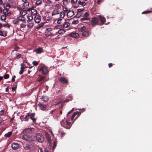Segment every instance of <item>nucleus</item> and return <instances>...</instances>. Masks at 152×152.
<instances>
[{"mask_svg": "<svg viewBox=\"0 0 152 152\" xmlns=\"http://www.w3.org/2000/svg\"><path fill=\"white\" fill-rule=\"evenodd\" d=\"M78 23V21L77 20H74L72 23V24H76Z\"/></svg>", "mask_w": 152, "mask_h": 152, "instance_id": "50", "label": "nucleus"}, {"mask_svg": "<svg viewBox=\"0 0 152 152\" xmlns=\"http://www.w3.org/2000/svg\"><path fill=\"white\" fill-rule=\"evenodd\" d=\"M42 2V1L40 0H37L36 3V4L37 5H40Z\"/></svg>", "mask_w": 152, "mask_h": 152, "instance_id": "39", "label": "nucleus"}, {"mask_svg": "<svg viewBox=\"0 0 152 152\" xmlns=\"http://www.w3.org/2000/svg\"><path fill=\"white\" fill-rule=\"evenodd\" d=\"M58 80L60 82L63 84H67L68 83V81L64 77H60Z\"/></svg>", "mask_w": 152, "mask_h": 152, "instance_id": "7", "label": "nucleus"}, {"mask_svg": "<svg viewBox=\"0 0 152 152\" xmlns=\"http://www.w3.org/2000/svg\"><path fill=\"white\" fill-rule=\"evenodd\" d=\"M24 134L22 136V138L24 140L27 141H34V139H33V137L27 134Z\"/></svg>", "mask_w": 152, "mask_h": 152, "instance_id": "3", "label": "nucleus"}, {"mask_svg": "<svg viewBox=\"0 0 152 152\" xmlns=\"http://www.w3.org/2000/svg\"><path fill=\"white\" fill-rule=\"evenodd\" d=\"M16 56L15 57V58L18 59V58H20L21 56V55L19 53H17L16 54Z\"/></svg>", "mask_w": 152, "mask_h": 152, "instance_id": "38", "label": "nucleus"}, {"mask_svg": "<svg viewBox=\"0 0 152 152\" xmlns=\"http://www.w3.org/2000/svg\"><path fill=\"white\" fill-rule=\"evenodd\" d=\"M11 15V13L10 12H9L8 11H7V14L6 15V16H10Z\"/></svg>", "mask_w": 152, "mask_h": 152, "instance_id": "64", "label": "nucleus"}, {"mask_svg": "<svg viewBox=\"0 0 152 152\" xmlns=\"http://www.w3.org/2000/svg\"><path fill=\"white\" fill-rule=\"evenodd\" d=\"M63 4L64 5H66L68 3L67 0H63Z\"/></svg>", "mask_w": 152, "mask_h": 152, "instance_id": "43", "label": "nucleus"}, {"mask_svg": "<svg viewBox=\"0 0 152 152\" xmlns=\"http://www.w3.org/2000/svg\"><path fill=\"white\" fill-rule=\"evenodd\" d=\"M16 77V76L15 75H14L12 77V81L13 82H14L15 81V78Z\"/></svg>", "mask_w": 152, "mask_h": 152, "instance_id": "60", "label": "nucleus"}, {"mask_svg": "<svg viewBox=\"0 0 152 152\" xmlns=\"http://www.w3.org/2000/svg\"><path fill=\"white\" fill-rule=\"evenodd\" d=\"M30 22L28 21V24H27V26L31 28L33 27V23L31 22Z\"/></svg>", "mask_w": 152, "mask_h": 152, "instance_id": "34", "label": "nucleus"}, {"mask_svg": "<svg viewBox=\"0 0 152 152\" xmlns=\"http://www.w3.org/2000/svg\"><path fill=\"white\" fill-rule=\"evenodd\" d=\"M70 25V23L67 22H65L63 25V27L64 28H66L68 27Z\"/></svg>", "mask_w": 152, "mask_h": 152, "instance_id": "25", "label": "nucleus"}, {"mask_svg": "<svg viewBox=\"0 0 152 152\" xmlns=\"http://www.w3.org/2000/svg\"><path fill=\"white\" fill-rule=\"evenodd\" d=\"M81 15H82L81 13H80V12H77V14L74 17H76L77 18H80Z\"/></svg>", "mask_w": 152, "mask_h": 152, "instance_id": "41", "label": "nucleus"}, {"mask_svg": "<svg viewBox=\"0 0 152 152\" xmlns=\"http://www.w3.org/2000/svg\"><path fill=\"white\" fill-rule=\"evenodd\" d=\"M38 105L42 110H45L46 109L45 106L42 104L40 102H39L38 103Z\"/></svg>", "mask_w": 152, "mask_h": 152, "instance_id": "23", "label": "nucleus"}, {"mask_svg": "<svg viewBox=\"0 0 152 152\" xmlns=\"http://www.w3.org/2000/svg\"><path fill=\"white\" fill-rule=\"evenodd\" d=\"M56 146V144L55 141H54L53 143V148L54 149Z\"/></svg>", "mask_w": 152, "mask_h": 152, "instance_id": "57", "label": "nucleus"}, {"mask_svg": "<svg viewBox=\"0 0 152 152\" xmlns=\"http://www.w3.org/2000/svg\"><path fill=\"white\" fill-rule=\"evenodd\" d=\"M26 26V25L23 23H22L20 24V27L21 28H25Z\"/></svg>", "mask_w": 152, "mask_h": 152, "instance_id": "61", "label": "nucleus"}, {"mask_svg": "<svg viewBox=\"0 0 152 152\" xmlns=\"http://www.w3.org/2000/svg\"><path fill=\"white\" fill-rule=\"evenodd\" d=\"M7 31H2L0 30V36H2L3 37H6L7 36Z\"/></svg>", "mask_w": 152, "mask_h": 152, "instance_id": "19", "label": "nucleus"}, {"mask_svg": "<svg viewBox=\"0 0 152 152\" xmlns=\"http://www.w3.org/2000/svg\"><path fill=\"white\" fill-rule=\"evenodd\" d=\"M44 25V23H41L40 24H39L37 27V28L39 29L42 27Z\"/></svg>", "mask_w": 152, "mask_h": 152, "instance_id": "35", "label": "nucleus"}, {"mask_svg": "<svg viewBox=\"0 0 152 152\" xmlns=\"http://www.w3.org/2000/svg\"><path fill=\"white\" fill-rule=\"evenodd\" d=\"M34 51L36 52L37 53L39 54L43 52V49L42 48H39L35 49Z\"/></svg>", "mask_w": 152, "mask_h": 152, "instance_id": "16", "label": "nucleus"}, {"mask_svg": "<svg viewBox=\"0 0 152 152\" xmlns=\"http://www.w3.org/2000/svg\"><path fill=\"white\" fill-rule=\"evenodd\" d=\"M44 77H43L41 76L37 80V81L39 82H40L44 79Z\"/></svg>", "mask_w": 152, "mask_h": 152, "instance_id": "44", "label": "nucleus"}, {"mask_svg": "<svg viewBox=\"0 0 152 152\" xmlns=\"http://www.w3.org/2000/svg\"><path fill=\"white\" fill-rule=\"evenodd\" d=\"M84 9H80L77 10V12L81 13V12L84 10Z\"/></svg>", "mask_w": 152, "mask_h": 152, "instance_id": "54", "label": "nucleus"}, {"mask_svg": "<svg viewBox=\"0 0 152 152\" xmlns=\"http://www.w3.org/2000/svg\"><path fill=\"white\" fill-rule=\"evenodd\" d=\"M33 139L34 141L37 140L40 142H43L44 140L43 136L40 133H38L35 136L33 137Z\"/></svg>", "mask_w": 152, "mask_h": 152, "instance_id": "2", "label": "nucleus"}, {"mask_svg": "<svg viewBox=\"0 0 152 152\" xmlns=\"http://www.w3.org/2000/svg\"><path fill=\"white\" fill-rule=\"evenodd\" d=\"M12 134V132H10L4 134V136L6 137H10Z\"/></svg>", "mask_w": 152, "mask_h": 152, "instance_id": "29", "label": "nucleus"}, {"mask_svg": "<svg viewBox=\"0 0 152 152\" xmlns=\"http://www.w3.org/2000/svg\"><path fill=\"white\" fill-rule=\"evenodd\" d=\"M65 16V14L63 12H61L60 13V17L62 18H64Z\"/></svg>", "mask_w": 152, "mask_h": 152, "instance_id": "36", "label": "nucleus"}, {"mask_svg": "<svg viewBox=\"0 0 152 152\" xmlns=\"http://www.w3.org/2000/svg\"><path fill=\"white\" fill-rule=\"evenodd\" d=\"M32 63L35 66H37L38 64V63L37 61H33Z\"/></svg>", "mask_w": 152, "mask_h": 152, "instance_id": "46", "label": "nucleus"}, {"mask_svg": "<svg viewBox=\"0 0 152 152\" xmlns=\"http://www.w3.org/2000/svg\"><path fill=\"white\" fill-rule=\"evenodd\" d=\"M70 121L69 119H66L64 118V119H63L61 122V126L66 129H70L72 126L71 122Z\"/></svg>", "mask_w": 152, "mask_h": 152, "instance_id": "1", "label": "nucleus"}, {"mask_svg": "<svg viewBox=\"0 0 152 152\" xmlns=\"http://www.w3.org/2000/svg\"><path fill=\"white\" fill-rule=\"evenodd\" d=\"M41 17L39 15L36 16L34 18V20L36 23H38L40 22L41 20Z\"/></svg>", "mask_w": 152, "mask_h": 152, "instance_id": "13", "label": "nucleus"}, {"mask_svg": "<svg viewBox=\"0 0 152 152\" xmlns=\"http://www.w3.org/2000/svg\"><path fill=\"white\" fill-rule=\"evenodd\" d=\"M89 19L87 18L84 17L83 18H82L81 19V20H88Z\"/></svg>", "mask_w": 152, "mask_h": 152, "instance_id": "55", "label": "nucleus"}, {"mask_svg": "<svg viewBox=\"0 0 152 152\" xmlns=\"http://www.w3.org/2000/svg\"><path fill=\"white\" fill-rule=\"evenodd\" d=\"M19 48V47L18 46L15 45V47L14 48V50H12V52H13L15 51H18V49Z\"/></svg>", "mask_w": 152, "mask_h": 152, "instance_id": "40", "label": "nucleus"}, {"mask_svg": "<svg viewBox=\"0 0 152 152\" xmlns=\"http://www.w3.org/2000/svg\"><path fill=\"white\" fill-rule=\"evenodd\" d=\"M11 147L13 149H17L19 148L20 145L17 143H14L11 145Z\"/></svg>", "mask_w": 152, "mask_h": 152, "instance_id": "10", "label": "nucleus"}, {"mask_svg": "<svg viewBox=\"0 0 152 152\" xmlns=\"http://www.w3.org/2000/svg\"><path fill=\"white\" fill-rule=\"evenodd\" d=\"M41 99L43 101L46 102L48 100V97L46 96H42L41 97Z\"/></svg>", "mask_w": 152, "mask_h": 152, "instance_id": "26", "label": "nucleus"}, {"mask_svg": "<svg viewBox=\"0 0 152 152\" xmlns=\"http://www.w3.org/2000/svg\"><path fill=\"white\" fill-rule=\"evenodd\" d=\"M34 115H30L29 118L33 121V123H34L36 121V119L34 118Z\"/></svg>", "mask_w": 152, "mask_h": 152, "instance_id": "24", "label": "nucleus"}, {"mask_svg": "<svg viewBox=\"0 0 152 152\" xmlns=\"http://www.w3.org/2000/svg\"><path fill=\"white\" fill-rule=\"evenodd\" d=\"M28 19L30 20H31L33 19V17L31 16H29L28 17Z\"/></svg>", "mask_w": 152, "mask_h": 152, "instance_id": "62", "label": "nucleus"}, {"mask_svg": "<svg viewBox=\"0 0 152 152\" xmlns=\"http://www.w3.org/2000/svg\"><path fill=\"white\" fill-rule=\"evenodd\" d=\"M77 0H71V1L72 4L73 5H75L74 7L75 8H77L78 7L77 5H76V4H77Z\"/></svg>", "mask_w": 152, "mask_h": 152, "instance_id": "20", "label": "nucleus"}, {"mask_svg": "<svg viewBox=\"0 0 152 152\" xmlns=\"http://www.w3.org/2000/svg\"><path fill=\"white\" fill-rule=\"evenodd\" d=\"M3 5L4 7V8L6 9V10H8L10 8H11L10 5L8 2H4Z\"/></svg>", "mask_w": 152, "mask_h": 152, "instance_id": "11", "label": "nucleus"}, {"mask_svg": "<svg viewBox=\"0 0 152 152\" xmlns=\"http://www.w3.org/2000/svg\"><path fill=\"white\" fill-rule=\"evenodd\" d=\"M7 11H8V10H6V9L4 8V9L3 10V14H4V15H6L7 12Z\"/></svg>", "mask_w": 152, "mask_h": 152, "instance_id": "42", "label": "nucleus"}, {"mask_svg": "<svg viewBox=\"0 0 152 152\" xmlns=\"http://www.w3.org/2000/svg\"><path fill=\"white\" fill-rule=\"evenodd\" d=\"M90 34L91 32L88 30L84 31L82 33L83 36L85 37H88Z\"/></svg>", "mask_w": 152, "mask_h": 152, "instance_id": "12", "label": "nucleus"}, {"mask_svg": "<svg viewBox=\"0 0 152 152\" xmlns=\"http://www.w3.org/2000/svg\"><path fill=\"white\" fill-rule=\"evenodd\" d=\"M59 13L57 10H54V11L53 12L52 14V15L53 16L55 15H56V14H58Z\"/></svg>", "mask_w": 152, "mask_h": 152, "instance_id": "37", "label": "nucleus"}, {"mask_svg": "<svg viewBox=\"0 0 152 152\" xmlns=\"http://www.w3.org/2000/svg\"><path fill=\"white\" fill-rule=\"evenodd\" d=\"M74 15V11L69 10L67 14V15L68 18H71Z\"/></svg>", "mask_w": 152, "mask_h": 152, "instance_id": "14", "label": "nucleus"}, {"mask_svg": "<svg viewBox=\"0 0 152 152\" xmlns=\"http://www.w3.org/2000/svg\"><path fill=\"white\" fill-rule=\"evenodd\" d=\"M69 101V99H66L63 102V103H64L66 102H68Z\"/></svg>", "mask_w": 152, "mask_h": 152, "instance_id": "63", "label": "nucleus"}, {"mask_svg": "<svg viewBox=\"0 0 152 152\" xmlns=\"http://www.w3.org/2000/svg\"><path fill=\"white\" fill-rule=\"evenodd\" d=\"M39 72H42V74L44 75L47 74L48 72V69L46 66L43 65L39 70Z\"/></svg>", "mask_w": 152, "mask_h": 152, "instance_id": "4", "label": "nucleus"}, {"mask_svg": "<svg viewBox=\"0 0 152 152\" xmlns=\"http://www.w3.org/2000/svg\"><path fill=\"white\" fill-rule=\"evenodd\" d=\"M34 148L32 145H27L26 146L24 147V149L26 150H30L33 151Z\"/></svg>", "mask_w": 152, "mask_h": 152, "instance_id": "6", "label": "nucleus"}, {"mask_svg": "<svg viewBox=\"0 0 152 152\" xmlns=\"http://www.w3.org/2000/svg\"><path fill=\"white\" fill-rule=\"evenodd\" d=\"M24 65V64L23 63L21 64V67H20V69L24 70V69L25 68V67L23 66Z\"/></svg>", "mask_w": 152, "mask_h": 152, "instance_id": "48", "label": "nucleus"}, {"mask_svg": "<svg viewBox=\"0 0 152 152\" xmlns=\"http://www.w3.org/2000/svg\"><path fill=\"white\" fill-rule=\"evenodd\" d=\"M4 79H7L8 78H9V75L8 74H5L4 75Z\"/></svg>", "mask_w": 152, "mask_h": 152, "instance_id": "45", "label": "nucleus"}, {"mask_svg": "<svg viewBox=\"0 0 152 152\" xmlns=\"http://www.w3.org/2000/svg\"><path fill=\"white\" fill-rule=\"evenodd\" d=\"M65 32V31L64 29H60L58 31V33L60 34H63Z\"/></svg>", "mask_w": 152, "mask_h": 152, "instance_id": "30", "label": "nucleus"}, {"mask_svg": "<svg viewBox=\"0 0 152 152\" xmlns=\"http://www.w3.org/2000/svg\"><path fill=\"white\" fill-rule=\"evenodd\" d=\"M78 4L79 5H81L83 6H85L86 5V3L85 2H82L80 0L79 1H78Z\"/></svg>", "mask_w": 152, "mask_h": 152, "instance_id": "33", "label": "nucleus"}, {"mask_svg": "<svg viewBox=\"0 0 152 152\" xmlns=\"http://www.w3.org/2000/svg\"><path fill=\"white\" fill-rule=\"evenodd\" d=\"M3 26L4 27L7 26L8 28H9L10 27L8 23L3 24Z\"/></svg>", "mask_w": 152, "mask_h": 152, "instance_id": "53", "label": "nucleus"}, {"mask_svg": "<svg viewBox=\"0 0 152 152\" xmlns=\"http://www.w3.org/2000/svg\"><path fill=\"white\" fill-rule=\"evenodd\" d=\"M55 7H56L57 9H60L61 8V7L60 4H56L55 5Z\"/></svg>", "mask_w": 152, "mask_h": 152, "instance_id": "49", "label": "nucleus"}, {"mask_svg": "<svg viewBox=\"0 0 152 152\" xmlns=\"http://www.w3.org/2000/svg\"><path fill=\"white\" fill-rule=\"evenodd\" d=\"M86 28L85 26H83L82 27L78 28V30L80 31H82L86 29Z\"/></svg>", "mask_w": 152, "mask_h": 152, "instance_id": "32", "label": "nucleus"}, {"mask_svg": "<svg viewBox=\"0 0 152 152\" xmlns=\"http://www.w3.org/2000/svg\"><path fill=\"white\" fill-rule=\"evenodd\" d=\"M14 118V115H12V118H11V119H10V121L11 123H13V121Z\"/></svg>", "mask_w": 152, "mask_h": 152, "instance_id": "58", "label": "nucleus"}, {"mask_svg": "<svg viewBox=\"0 0 152 152\" xmlns=\"http://www.w3.org/2000/svg\"><path fill=\"white\" fill-rule=\"evenodd\" d=\"M152 12V8L150 10H146L142 12V14H148Z\"/></svg>", "mask_w": 152, "mask_h": 152, "instance_id": "31", "label": "nucleus"}, {"mask_svg": "<svg viewBox=\"0 0 152 152\" xmlns=\"http://www.w3.org/2000/svg\"><path fill=\"white\" fill-rule=\"evenodd\" d=\"M98 20L97 18H96L92 19L91 21V23L93 27L98 23Z\"/></svg>", "mask_w": 152, "mask_h": 152, "instance_id": "9", "label": "nucleus"}, {"mask_svg": "<svg viewBox=\"0 0 152 152\" xmlns=\"http://www.w3.org/2000/svg\"><path fill=\"white\" fill-rule=\"evenodd\" d=\"M69 35L70 37L74 38H77L79 36V34L76 32L70 33L69 34Z\"/></svg>", "mask_w": 152, "mask_h": 152, "instance_id": "15", "label": "nucleus"}, {"mask_svg": "<svg viewBox=\"0 0 152 152\" xmlns=\"http://www.w3.org/2000/svg\"><path fill=\"white\" fill-rule=\"evenodd\" d=\"M86 110L85 108H82L80 109L79 111H76L73 114H81V113H83V112Z\"/></svg>", "mask_w": 152, "mask_h": 152, "instance_id": "21", "label": "nucleus"}, {"mask_svg": "<svg viewBox=\"0 0 152 152\" xmlns=\"http://www.w3.org/2000/svg\"><path fill=\"white\" fill-rule=\"evenodd\" d=\"M99 18L100 19V21L103 24H104L106 21V19L105 17H102L101 15H99Z\"/></svg>", "mask_w": 152, "mask_h": 152, "instance_id": "18", "label": "nucleus"}, {"mask_svg": "<svg viewBox=\"0 0 152 152\" xmlns=\"http://www.w3.org/2000/svg\"><path fill=\"white\" fill-rule=\"evenodd\" d=\"M52 30V29L50 28H47L46 29V31H48V32H49V31H51Z\"/></svg>", "mask_w": 152, "mask_h": 152, "instance_id": "59", "label": "nucleus"}, {"mask_svg": "<svg viewBox=\"0 0 152 152\" xmlns=\"http://www.w3.org/2000/svg\"><path fill=\"white\" fill-rule=\"evenodd\" d=\"M19 20H15L13 21V23L15 24H18L19 23Z\"/></svg>", "mask_w": 152, "mask_h": 152, "instance_id": "47", "label": "nucleus"}, {"mask_svg": "<svg viewBox=\"0 0 152 152\" xmlns=\"http://www.w3.org/2000/svg\"><path fill=\"white\" fill-rule=\"evenodd\" d=\"M34 131V129L31 128H27L25 129L23 132V134L29 133L31 134Z\"/></svg>", "mask_w": 152, "mask_h": 152, "instance_id": "5", "label": "nucleus"}, {"mask_svg": "<svg viewBox=\"0 0 152 152\" xmlns=\"http://www.w3.org/2000/svg\"><path fill=\"white\" fill-rule=\"evenodd\" d=\"M89 15V14L87 12H86L84 14V16L87 17Z\"/></svg>", "mask_w": 152, "mask_h": 152, "instance_id": "56", "label": "nucleus"}, {"mask_svg": "<svg viewBox=\"0 0 152 152\" xmlns=\"http://www.w3.org/2000/svg\"><path fill=\"white\" fill-rule=\"evenodd\" d=\"M31 13L32 15H35L37 14V11L35 9L32 8V10H31Z\"/></svg>", "mask_w": 152, "mask_h": 152, "instance_id": "27", "label": "nucleus"}, {"mask_svg": "<svg viewBox=\"0 0 152 152\" xmlns=\"http://www.w3.org/2000/svg\"><path fill=\"white\" fill-rule=\"evenodd\" d=\"M17 19L20 21H22L23 22H25L26 18H25L23 17V16H20L18 17L17 18Z\"/></svg>", "mask_w": 152, "mask_h": 152, "instance_id": "17", "label": "nucleus"}, {"mask_svg": "<svg viewBox=\"0 0 152 152\" xmlns=\"http://www.w3.org/2000/svg\"><path fill=\"white\" fill-rule=\"evenodd\" d=\"M29 116L30 115H27L25 116L23 115L20 117V118L22 121H28L29 118Z\"/></svg>", "mask_w": 152, "mask_h": 152, "instance_id": "8", "label": "nucleus"}, {"mask_svg": "<svg viewBox=\"0 0 152 152\" xmlns=\"http://www.w3.org/2000/svg\"><path fill=\"white\" fill-rule=\"evenodd\" d=\"M23 13V15L24 16L27 13V12L26 10H24L22 12Z\"/></svg>", "mask_w": 152, "mask_h": 152, "instance_id": "52", "label": "nucleus"}, {"mask_svg": "<svg viewBox=\"0 0 152 152\" xmlns=\"http://www.w3.org/2000/svg\"><path fill=\"white\" fill-rule=\"evenodd\" d=\"M62 20V19L61 18L59 19L57 21V23L58 24H60L61 23V22Z\"/></svg>", "mask_w": 152, "mask_h": 152, "instance_id": "51", "label": "nucleus"}, {"mask_svg": "<svg viewBox=\"0 0 152 152\" xmlns=\"http://www.w3.org/2000/svg\"><path fill=\"white\" fill-rule=\"evenodd\" d=\"M6 15H1V20L2 21H4L6 19Z\"/></svg>", "mask_w": 152, "mask_h": 152, "instance_id": "28", "label": "nucleus"}, {"mask_svg": "<svg viewBox=\"0 0 152 152\" xmlns=\"http://www.w3.org/2000/svg\"><path fill=\"white\" fill-rule=\"evenodd\" d=\"M29 5V2L28 1H26L24 3L23 6V9H25L27 8Z\"/></svg>", "mask_w": 152, "mask_h": 152, "instance_id": "22", "label": "nucleus"}]
</instances>
